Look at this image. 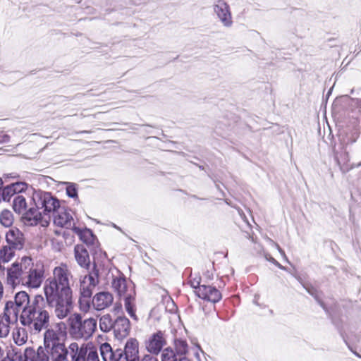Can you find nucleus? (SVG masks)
Returning <instances> with one entry per match:
<instances>
[{"label": "nucleus", "mask_w": 361, "mask_h": 361, "mask_svg": "<svg viewBox=\"0 0 361 361\" xmlns=\"http://www.w3.org/2000/svg\"><path fill=\"white\" fill-rule=\"evenodd\" d=\"M15 307H17L20 324L34 334L47 329L50 324L51 314L46 309L44 296L36 294L32 298L25 291L15 295Z\"/></svg>", "instance_id": "f257e3e1"}, {"label": "nucleus", "mask_w": 361, "mask_h": 361, "mask_svg": "<svg viewBox=\"0 0 361 361\" xmlns=\"http://www.w3.org/2000/svg\"><path fill=\"white\" fill-rule=\"evenodd\" d=\"M27 260L25 259L20 264L13 263L7 269L8 283L12 286L21 284L29 288H38L42 283L44 271L42 267H35L33 264L31 267L27 266Z\"/></svg>", "instance_id": "f03ea898"}, {"label": "nucleus", "mask_w": 361, "mask_h": 361, "mask_svg": "<svg viewBox=\"0 0 361 361\" xmlns=\"http://www.w3.org/2000/svg\"><path fill=\"white\" fill-rule=\"evenodd\" d=\"M100 353L104 361H159L151 354H146L140 359L138 341L132 338L127 341L124 349H113L109 343H104L100 347Z\"/></svg>", "instance_id": "7ed1b4c3"}, {"label": "nucleus", "mask_w": 361, "mask_h": 361, "mask_svg": "<svg viewBox=\"0 0 361 361\" xmlns=\"http://www.w3.org/2000/svg\"><path fill=\"white\" fill-rule=\"evenodd\" d=\"M73 275L65 263L53 269V276L45 281L44 293H73L71 281Z\"/></svg>", "instance_id": "20e7f679"}, {"label": "nucleus", "mask_w": 361, "mask_h": 361, "mask_svg": "<svg viewBox=\"0 0 361 361\" xmlns=\"http://www.w3.org/2000/svg\"><path fill=\"white\" fill-rule=\"evenodd\" d=\"M49 353L51 361H82V356L87 354V348L79 347L75 342L71 343L68 348L64 343H58L46 348Z\"/></svg>", "instance_id": "39448f33"}, {"label": "nucleus", "mask_w": 361, "mask_h": 361, "mask_svg": "<svg viewBox=\"0 0 361 361\" xmlns=\"http://www.w3.org/2000/svg\"><path fill=\"white\" fill-rule=\"evenodd\" d=\"M111 286L118 295L124 300V306L126 312L131 318L137 320L135 309V292L131 284H128L126 277L122 274L118 276L113 278Z\"/></svg>", "instance_id": "423d86ee"}, {"label": "nucleus", "mask_w": 361, "mask_h": 361, "mask_svg": "<svg viewBox=\"0 0 361 361\" xmlns=\"http://www.w3.org/2000/svg\"><path fill=\"white\" fill-rule=\"evenodd\" d=\"M97 326V321L96 319L90 317L82 319L80 314H74L73 317L70 319V334L76 339L84 338L85 340L90 338Z\"/></svg>", "instance_id": "0eeeda50"}, {"label": "nucleus", "mask_w": 361, "mask_h": 361, "mask_svg": "<svg viewBox=\"0 0 361 361\" xmlns=\"http://www.w3.org/2000/svg\"><path fill=\"white\" fill-rule=\"evenodd\" d=\"M32 200L35 206L39 208L44 214V223L46 225L48 224L51 215L54 214L57 209L59 208V200L51 192L42 190L35 191Z\"/></svg>", "instance_id": "6e6552de"}, {"label": "nucleus", "mask_w": 361, "mask_h": 361, "mask_svg": "<svg viewBox=\"0 0 361 361\" xmlns=\"http://www.w3.org/2000/svg\"><path fill=\"white\" fill-rule=\"evenodd\" d=\"M46 306L54 308L59 319L66 317L72 309L73 293H44Z\"/></svg>", "instance_id": "1a4fd4ad"}, {"label": "nucleus", "mask_w": 361, "mask_h": 361, "mask_svg": "<svg viewBox=\"0 0 361 361\" xmlns=\"http://www.w3.org/2000/svg\"><path fill=\"white\" fill-rule=\"evenodd\" d=\"M358 135L353 133H346L345 135H340V141L343 145L341 152H335L334 156L337 164L343 173H345L351 170L354 166L349 164L350 157L345 146L353 144L356 142Z\"/></svg>", "instance_id": "9d476101"}, {"label": "nucleus", "mask_w": 361, "mask_h": 361, "mask_svg": "<svg viewBox=\"0 0 361 361\" xmlns=\"http://www.w3.org/2000/svg\"><path fill=\"white\" fill-rule=\"evenodd\" d=\"M15 299L6 302L4 312L0 314V338H6L10 332L11 325L17 322L18 319Z\"/></svg>", "instance_id": "9b49d317"}, {"label": "nucleus", "mask_w": 361, "mask_h": 361, "mask_svg": "<svg viewBox=\"0 0 361 361\" xmlns=\"http://www.w3.org/2000/svg\"><path fill=\"white\" fill-rule=\"evenodd\" d=\"M99 283V270L94 263L88 274L80 279V294L85 296L92 295L93 290Z\"/></svg>", "instance_id": "f8f14e48"}, {"label": "nucleus", "mask_w": 361, "mask_h": 361, "mask_svg": "<svg viewBox=\"0 0 361 361\" xmlns=\"http://www.w3.org/2000/svg\"><path fill=\"white\" fill-rule=\"evenodd\" d=\"M66 324L62 322L45 329L44 334V347L47 348L57 345L58 343H63V338L66 335Z\"/></svg>", "instance_id": "ddd939ff"}, {"label": "nucleus", "mask_w": 361, "mask_h": 361, "mask_svg": "<svg viewBox=\"0 0 361 361\" xmlns=\"http://www.w3.org/2000/svg\"><path fill=\"white\" fill-rule=\"evenodd\" d=\"M302 286L305 288V290L308 292L309 294H310L314 298V299L317 300V302L320 305V306L326 312L329 313V311L325 306L324 303L319 299L317 293V290L312 286L303 284ZM329 314L331 315L332 323L335 325L337 330L338 331L341 336L342 337L344 342L346 343V345L348 346L349 349L354 353L355 355H356L357 357H361L360 355H358L356 352H354L349 345L348 342L347 336L345 334L344 329H343V325L341 319L339 318V317L336 316V314H331L329 312Z\"/></svg>", "instance_id": "4468645a"}, {"label": "nucleus", "mask_w": 361, "mask_h": 361, "mask_svg": "<svg viewBox=\"0 0 361 361\" xmlns=\"http://www.w3.org/2000/svg\"><path fill=\"white\" fill-rule=\"evenodd\" d=\"M213 10L224 27H230L232 26L233 20L230 6L225 1L215 0L213 4Z\"/></svg>", "instance_id": "2eb2a0df"}, {"label": "nucleus", "mask_w": 361, "mask_h": 361, "mask_svg": "<svg viewBox=\"0 0 361 361\" xmlns=\"http://www.w3.org/2000/svg\"><path fill=\"white\" fill-rule=\"evenodd\" d=\"M166 344V341L164 333L161 331H158L149 337L145 343V346L146 349L151 355H157L161 352Z\"/></svg>", "instance_id": "dca6fc26"}, {"label": "nucleus", "mask_w": 361, "mask_h": 361, "mask_svg": "<svg viewBox=\"0 0 361 361\" xmlns=\"http://www.w3.org/2000/svg\"><path fill=\"white\" fill-rule=\"evenodd\" d=\"M6 241L7 244L16 250L23 249L25 238L24 234L16 227H11L6 232Z\"/></svg>", "instance_id": "f3484780"}, {"label": "nucleus", "mask_w": 361, "mask_h": 361, "mask_svg": "<svg viewBox=\"0 0 361 361\" xmlns=\"http://www.w3.org/2000/svg\"><path fill=\"white\" fill-rule=\"evenodd\" d=\"M114 322L111 331L114 336L118 340L127 337L130 331L129 319L125 316H114Z\"/></svg>", "instance_id": "a211bd4d"}, {"label": "nucleus", "mask_w": 361, "mask_h": 361, "mask_svg": "<svg viewBox=\"0 0 361 361\" xmlns=\"http://www.w3.org/2000/svg\"><path fill=\"white\" fill-rule=\"evenodd\" d=\"M51 216L54 217V223L58 226L64 227L68 229H73L75 228L71 214L65 208L61 207L60 205L56 213L52 214Z\"/></svg>", "instance_id": "6ab92c4d"}, {"label": "nucleus", "mask_w": 361, "mask_h": 361, "mask_svg": "<svg viewBox=\"0 0 361 361\" xmlns=\"http://www.w3.org/2000/svg\"><path fill=\"white\" fill-rule=\"evenodd\" d=\"M23 219L25 224L29 226H35L39 223H42V226H44V214L41 212L39 208H37L33 204L29 209H26L23 214Z\"/></svg>", "instance_id": "aec40b11"}, {"label": "nucleus", "mask_w": 361, "mask_h": 361, "mask_svg": "<svg viewBox=\"0 0 361 361\" xmlns=\"http://www.w3.org/2000/svg\"><path fill=\"white\" fill-rule=\"evenodd\" d=\"M195 292L199 298L213 303L218 302L222 297L220 291L211 286L202 285Z\"/></svg>", "instance_id": "412c9836"}, {"label": "nucleus", "mask_w": 361, "mask_h": 361, "mask_svg": "<svg viewBox=\"0 0 361 361\" xmlns=\"http://www.w3.org/2000/svg\"><path fill=\"white\" fill-rule=\"evenodd\" d=\"M113 300L112 294L102 291L94 295L92 299V304L94 310L101 311L109 307L112 304Z\"/></svg>", "instance_id": "4be33fe9"}, {"label": "nucleus", "mask_w": 361, "mask_h": 361, "mask_svg": "<svg viewBox=\"0 0 361 361\" xmlns=\"http://www.w3.org/2000/svg\"><path fill=\"white\" fill-rule=\"evenodd\" d=\"M74 256L80 267L89 269L90 267V259L85 245H76L74 247Z\"/></svg>", "instance_id": "5701e85b"}, {"label": "nucleus", "mask_w": 361, "mask_h": 361, "mask_svg": "<svg viewBox=\"0 0 361 361\" xmlns=\"http://www.w3.org/2000/svg\"><path fill=\"white\" fill-rule=\"evenodd\" d=\"M27 350L25 351V361H50L49 353L46 350V348L39 347L36 353H33L32 356L27 355Z\"/></svg>", "instance_id": "b1692460"}, {"label": "nucleus", "mask_w": 361, "mask_h": 361, "mask_svg": "<svg viewBox=\"0 0 361 361\" xmlns=\"http://www.w3.org/2000/svg\"><path fill=\"white\" fill-rule=\"evenodd\" d=\"M12 207L16 213L23 214L27 209V202L23 195H16L13 200Z\"/></svg>", "instance_id": "393cba45"}, {"label": "nucleus", "mask_w": 361, "mask_h": 361, "mask_svg": "<svg viewBox=\"0 0 361 361\" xmlns=\"http://www.w3.org/2000/svg\"><path fill=\"white\" fill-rule=\"evenodd\" d=\"M73 230L75 233L80 235V239L86 244L87 246L93 244L95 240V236L90 229L85 228L82 231L75 226Z\"/></svg>", "instance_id": "a878e982"}, {"label": "nucleus", "mask_w": 361, "mask_h": 361, "mask_svg": "<svg viewBox=\"0 0 361 361\" xmlns=\"http://www.w3.org/2000/svg\"><path fill=\"white\" fill-rule=\"evenodd\" d=\"M114 316L109 314L102 315L99 319V328L102 332L108 333L111 331L114 325Z\"/></svg>", "instance_id": "bb28decb"}, {"label": "nucleus", "mask_w": 361, "mask_h": 361, "mask_svg": "<svg viewBox=\"0 0 361 361\" xmlns=\"http://www.w3.org/2000/svg\"><path fill=\"white\" fill-rule=\"evenodd\" d=\"M161 361H180V354L171 348H166L162 351Z\"/></svg>", "instance_id": "cd10ccee"}, {"label": "nucleus", "mask_w": 361, "mask_h": 361, "mask_svg": "<svg viewBox=\"0 0 361 361\" xmlns=\"http://www.w3.org/2000/svg\"><path fill=\"white\" fill-rule=\"evenodd\" d=\"M14 250H16L8 245L3 246L0 250V262L4 263L9 262L14 255Z\"/></svg>", "instance_id": "c85d7f7f"}, {"label": "nucleus", "mask_w": 361, "mask_h": 361, "mask_svg": "<svg viewBox=\"0 0 361 361\" xmlns=\"http://www.w3.org/2000/svg\"><path fill=\"white\" fill-rule=\"evenodd\" d=\"M92 295L85 296L84 295H80L79 298V307L80 310L83 312H87L92 304Z\"/></svg>", "instance_id": "c756f323"}, {"label": "nucleus", "mask_w": 361, "mask_h": 361, "mask_svg": "<svg viewBox=\"0 0 361 361\" xmlns=\"http://www.w3.org/2000/svg\"><path fill=\"white\" fill-rule=\"evenodd\" d=\"M13 217L12 213L8 210H4L0 214V222L5 227H9L12 225Z\"/></svg>", "instance_id": "7c9ffc66"}, {"label": "nucleus", "mask_w": 361, "mask_h": 361, "mask_svg": "<svg viewBox=\"0 0 361 361\" xmlns=\"http://www.w3.org/2000/svg\"><path fill=\"white\" fill-rule=\"evenodd\" d=\"M13 191L11 185L4 187L0 192V201L9 202L11 197H14L16 195Z\"/></svg>", "instance_id": "2f4dec72"}, {"label": "nucleus", "mask_w": 361, "mask_h": 361, "mask_svg": "<svg viewBox=\"0 0 361 361\" xmlns=\"http://www.w3.org/2000/svg\"><path fill=\"white\" fill-rule=\"evenodd\" d=\"M66 194L69 197L78 198L77 185L73 183H67Z\"/></svg>", "instance_id": "473e14b6"}, {"label": "nucleus", "mask_w": 361, "mask_h": 361, "mask_svg": "<svg viewBox=\"0 0 361 361\" xmlns=\"http://www.w3.org/2000/svg\"><path fill=\"white\" fill-rule=\"evenodd\" d=\"M10 185L16 195H20V193L25 191L27 187V184L25 182H16Z\"/></svg>", "instance_id": "72a5a7b5"}, {"label": "nucleus", "mask_w": 361, "mask_h": 361, "mask_svg": "<svg viewBox=\"0 0 361 361\" xmlns=\"http://www.w3.org/2000/svg\"><path fill=\"white\" fill-rule=\"evenodd\" d=\"M166 310L170 313L177 314L178 311V306L171 298L166 300Z\"/></svg>", "instance_id": "f704fd0d"}, {"label": "nucleus", "mask_w": 361, "mask_h": 361, "mask_svg": "<svg viewBox=\"0 0 361 361\" xmlns=\"http://www.w3.org/2000/svg\"><path fill=\"white\" fill-rule=\"evenodd\" d=\"M85 361H99L98 353L93 350H87Z\"/></svg>", "instance_id": "c9c22d12"}, {"label": "nucleus", "mask_w": 361, "mask_h": 361, "mask_svg": "<svg viewBox=\"0 0 361 361\" xmlns=\"http://www.w3.org/2000/svg\"><path fill=\"white\" fill-rule=\"evenodd\" d=\"M265 258L267 261L270 262L271 263H272L273 264H274L275 266H276L278 268H279L281 270H284V271H286L287 270V268L283 265H281L277 260H276L273 257H271V255L269 254H266L265 255Z\"/></svg>", "instance_id": "e433bc0d"}, {"label": "nucleus", "mask_w": 361, "mask_h": 361, "mask_svg": "<svg viewBox=\"0 0 361 361\" xmlns=\"http://www.w3.org/2000/svg\"><path fill=\"white\" fill-rule=\"evenodd\" d=\"M351 105L356 107L357 111L361 113V99L353 98L351 99Z\"/></svg>", "instance_id": "4c0bfd02"}, {"label": "nucleus", "mask_w": 361, "mask_h": 361, "mask_svg": "<svg viewBox=\"0 0 361 361\" xmlns=\"http://www.w3.org/2000/svg\"><path fill=\"white\" fill-rule=\"evenodd\" d=\"M188 344L185 341L182 340V361H189L185 357H183V355L188 353Z\"/></svg>", "instance_id": "58836bf2"}, {"label": "nucleus", "mask_w": 361, "mask_h": 361, "mask_svg": "<svg viewBox=\"0 0 361 361\" xmlns=\"http://www.w3.org/2000/svg\"><path fill=\"white\" fill-rule=\"evenodd\" d=\"M276 247L278 251L279 252V253L281 254V255L284 259V260L286 262H287L288 263H290L287 256L286 255V253H285L284 250L278 244H276Z\"/></svg>", "instance_id": "ea45409f"}, {"label": "nucleus", "mask_w": 361, "mask_h": 361, "mask_svg": "<svg viewBox=\"0 0 361 361\" xmlns=\"http://www.w3.org/2000/svg\"><path fill=\"white\" fill-rule=\"evenodd\" d=\"M204 276L208 280L211 281L213 279L214 277V271L212 270H207V271L204 272Z\"/></svg>", "instance_id": "a19ab883"}, {"label": "nucleus", "mask_w": 361, "mask_h": 361, "mask_svg": "<svg viewBox=\"0 0 361 361\" xmlns=\"http://www.w3.org/2000/svg\"><path fill=\"white\" fill-rule=\"evenodd\" d=\"M191 286L194 288L198 290L199 286H201L202 285L200 284V281L194 280L193 281H190Z\"/></svg>", "instance_id": "79ce46f5"}, {"label": "nucleus", "mask_w": 361, "mask_h": 361, "mask_svg": "<svg viewBox=\"0 0 361 361\" xmlns=\"http://www.w3.org/2000/svg\"><path fill=\"white\" fill-rule=\"evenodd\" d=\"M192 350L194 351V353L196 355H198L197 351L201 350L200 345L199 344H195V346L192 347Z\"/></svg>", "instance_id": "37998d69"}, {"label": "nucleus", "mask_w": 361, "mask_h": 361, "mask_svg": "<svg viewBox=\"0 0 361 361\" xmlns=\"http://www.w3.org/2000/svg\"><path fill=\"white\" fill-rule=\"evenodd\" d=\"M3 293H4L3 285H2L1 282L0 281V300L3 297Z\"/></svg>", "instance_id": "c03bdc74"}, {"label": "nucleus", "mask_w": 361, "mask_h": 361, "mask_svg": "<svg viewBox=\"0 0 361 361\" xmlns=\"http://www.w3.org/2000/svg\"><path fill=\"white\" fill-rule=\"evenodd\" d=\"M92 132L90 130H81L78 132V133L84 134V133H91Z\"/></svg>", "instance_id": "a18cd8bd"}, {"label": "nucleus", "mask_w": 361, "mask_h": 361, "mask_svg": "<svg viewBox=\"0 0 361 361\" xmlns=\"http://www.w3.org/2000/svg\"><path fill=\"white\" fill-rule=\"evenodd\" d=\"M9 140V137L8 135H4V142H8Z\"/></svg>", "instance_id": "49530a36"}, {"label": "nucleus", "mask_w": 361, "mask_h": 361, "mask_svg": "<svg viewBox=\"0 0 361 361\" xmlns=\"http://www.w3.org/2000/svg\"><path fill=\"white\" fill-rule=\"evenodd\" d=\"M3 355H4V350L1 348V347L0 346V359L3 357Z\"/></svg>", "instance_id": "de8ad7c7"}, {"label": "nucleus", "mask_w": 361, "mask_h": 361, "mask_svg": "<svg viewBox=\"0 0 361 361\" xmlns=\"http://www.w3.org/2000/svg\"><path fill=\"white\" fill-rule=\"evenodd\" d=\"M113 227H114L115 228H116L117 230L118 231H121V228L117 226L116 224H113Z\"/></svg>", "instance_id": "09e8293b"}, {"label": "nucleus", "mask_w": 361, "mask_h": 361, "mask_svg": "<svg viewBox=\"0 0 361 361\" xmlns=\"http://www.w3.org/2000/svg\"><path fill=\"white\" fill-rule=\"evenodd\" d=\"M2 185H3V181H2L1 178H0V188H1Z\"/></svg>", "instance_id": "8fccbe9b"}, {"label": "nucleus", "mask_w": 361, "mask_h": 361, "mask_svg": "<svg viewBox=\"0 0 361 361\" xmlns=\"http://www.w3.org/2000/svg\"><path fill=\"white\" fill-rule=\"evenodd\" d=\"M361 166V162L358 163L357 165H356V167H360Z\"/></svg>", "instance_id": "3c124183"}, {"label": "nucleus", "mask_w": 361, "mask_h": 361, "mask_svg": "<svg viewBox=\"0 0 361 361\" xmlns=\"http://www.w3.org/2000/svg\"><path fill=\"white\" fill-rule=\"evenodd\" d=\"M85 356H86V355H84L82 356V361H85Z\"/></svg>", "instance_id": "603ef678"}, {"label": "nucleus", "mask_w": 361, "mask_h": 361, "mask_svg": "<svg viewBox=\"0 0 361 361\" xmlns=\"http://www.w3.org/2000/svg\"><path fill=\"white\" fill-rule=\"evenodd\" d=\"M1 361H10V360H7L6 358L1 360Z\"/></svg>", "instance_id": "864d4df0"}, {"label": "nucleus", "mask_w": 361, "mask_h": 361, "mask_svg": "<svg viewBox=\"0 0 361 361\" xmlns=\"http://www.w3.org/2000/svg\"><path fill=\"white\" fill-rule=\"evenodd\" d=\"M225 202H226V204H230V203L228 202L227 200H226Z\"/></svg>", "instance_id": "5fc2aeb1"}, {"label": "nucleus", "mask_w": 361, "mask_h": 361, "mask_svg": "<svg viewBox=\"0 0 361 361\" xmlns=\"http://www.w3.org/2000/svg\"><path fill=\"white\" fill-rule=\"evenodd\" d=\"M178 317L179 319H180V316L179 314H178Z\"/></svg>", "instance_id": "6e6d98bb"}, {"label": "nucleus", "mask_w": 361, "mask_h": 361, "mask_svg": "<svg viewBox=\"0 0 361 361\" xmlns=\"http://www.w3.org/2000/svg\"><path fill=\"white\" fill-rule=\"evenodd\" d=\"M200 168L201 169H204V167H203V166H200Z\"/></svg>", "instance_id": "4d7b16f0"}, {"label": "nucleus", "mask_w": 361, "mask_h": 361, "mask_svg": "<svg viewBox=\"0 0 361 361\" xmlns=\"http://www.w3.org/2000/svg\"><path fill=\"white\" fill-rule=\"evenodd\" d=\"M80 116H81L82 117H84V116H85L82 114H80Z\"/></svg>", "instance_id": "13d9d810"}]
</instances>
